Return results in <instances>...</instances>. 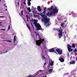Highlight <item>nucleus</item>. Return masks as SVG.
<instances>
[{
    "label": "nucleus",
    "mask_w": 77,
    "mask_h": 77,
    "mask_svg": "<svg viewBox=\"0 0 77 77\" xmlns=\"http://www.w3.org/2000/svg\"><path fill=\"white\" fill-rule=\"evenodd\" d=\"M30 18V17H29V18Z\"/></svg>",
    "instance_id": "nucleus-46"
},
{
    "label": "nucleus",
    "mask_w": 77,
    "mask_h": 77,
    "mask_svg": "<svg viewBox=\"0 0 77 77\" xmlns=\"http://www.w3.org/2000/svg\"><path fill=\"white\" fill-rule=\"evenodd\" d=\"M17 5L18 6H19V3H18V2H17Z\"/></svg>",
    "instance_id": "nucleus-35"
},
{
    "label": "nucleus",
    "mask_w": 77,
    "mask_h": 77,
    "mask_svg": "<svg viewBox=\"0 0 77 77\" xmlns=\"http://www.w3.org/2000/svg\"><path fill=\"white\" fill-rule=\"evenodd\" d=\"M59 60L61 62H63L64 60V59H63V58L62 57H61V58H60Z\"/></svg>",
    "instance_id": "nucleus-10"
},
{
    "label": "nucleus",
    "mask_w": 77,
    "mask_h": 77,
    "mask_svg": "<svg viewBox=\"0 0 77 77\" xmlns=\"http://www.w3.org/2000/svg\"><path fill=\"white\" fill-rule=\"evenodd\" d=\"M54 61H51V63L50 64L51 66H53V65H54Z\"/></svg>",
    "instance_id": "nucleus-13"
},
{
    "label": "nucleus",
    "mask_w": 77,
    "mask_h": 77,
    "mask_svg": "<svg viewBox=\"0 0 77 77\" xmlns=\"http://www.w3.org/2000/svg\"><path fill=\"white\" fill-rule=\"evenodd\" d=\"M65 33H66V32H65Z\"/></svg>",
    "instance_id": "nucleus-56"
},
{
    "label": "nucleus",
    "mask_w": 77,
    "mask_h": 77,
    "mask_svg": "<svg viewBox=\"0 0 77 77\" xmlns=\"http://www.w3.org/2000/svg\"><path fill=\"white\" fill-rule=\"evenodd\" d=\"M77 49H75L74 51H73V52L74 53H76V52H77Z\"/></svg>",
    "instance_id": "nucleus-19"
},
{
    "label": "nucleus",
    "mask_w": 77,
    "mask_h": 77,
    "mask_svg": "<svg viewBox=\"0 0 77 77\" xmlns=\"http://www.w3.org/2000/svg\"><path fill=\"white\" fill-rule=\"evenodd\" d=\"M23 11L22 10L21 11V14L22 15H23Z\"/></svg>",
    "instance_id": "nucleus-25"
},
{
    "label": "nucleus",
    "mask_w": 77,
    "mask_h": 77,
    "mask_svg": "<svg viewBox=\"0 0 77 77\" xmlns=\"http://www.w3.org/2000/svg\"><path fill=\"white\" fill-rule=\"evenodd\" d=\"M38 73H38L37 74H36L35 75H38Z\"/></svg>",
    "instance_id": "nucleus-36"
},
{
    "label": "nucleus",
    "mask_w": 77,
    "mask_h": 77,
    "mask_svg": "<svg viewBox=\"0 0 77 77\" xmlns=\"http://www.w3.org/2000/svg\"><path fill=\"white\" fill-rule=\"evenodd\" d=\"M45 61V63L44 64V65H45V64L47 63V62H46V61Z\"/></svg>",
    "instance_id": "nucleus-29"
},
{
    "label": "nucleus",
    "mask_w": 77,
    "mask_h": 77,
    "mask_svg": "<svg viewBox=\"0 0 77 77\" xmlns=\"http://www.w3.org/2000/svg\"><path fill=\"white\" fill-rule=\"evenodd\" d=\"M31 0H29V1H28V2H30V1H31Z\"/></svg>",
    "instance_id": "nucleus-38"
},
{
    "label": "nucleus",
    "mask_w": 77,
    "mask_h": 77,
    "mask_svg": "<svg viewBox=\"0 0 77 77\" xmlns=\"http://www.w3.org/2000/svg\"><path fill=\"white\" fill-rule=\"evenodd\" d=\"M7 9H6V11H7Z\"/></svg>",
    "instance_id": "nucleus-44"
},
{
    "label": "nucleus",
    "mask_w": 77,
    "mask_h": 77,
    "mask_svg": "<svg viewBox=\"0 0 77 77\" xmlns=\"http://www.w3.org/2000/svg\"><path fill=\"white\" fill-rule=\"evenodd\" d=\"M49 25H50V24L49 23H48L47 26H49Z\"/></svg>",
    "instance_id": "nucleus-37"
},
{
    "label": "nucleus",
    "mask_w": 77,
    "mask_h": 77,
    "mask_svg": "<svg viewBox=\"0 0 77 77\" xmlns=\"http://www.w3.org/2000/svg\"><path fill=\"white\" fill-rule=\"evenodd\" d=\"M36 34L37 35H38V36H39V34L37 33Z\"/></svg>",
    "instance_id": "nucleus-33"
},
{
    "label": "nucleus",
    "mask_w": 77,
    "mask_h": 77,
    "mask_svg": "<svg viewBox=\"0 0 77 77\" xmlns=\"http://www.w3.org/2000/svg\"><path fill=\"white\" fill-rule=\"evenodd\" d=\"M28 29H29V30H31V29H30V27L28 26Z\"/></svg>",
    "instance_id": "nucleus-27"
},
{
    "label": "nucleus",
    "mask_w": 77,
    "mask_h": 77,
    "mask_svg": "<svg viewBox=\"0 0 77 77\" xmlns=\"http://www.w3.org/2000/svg\"><path fill=\"white\" fill-rule=\"evenodd\" d=\"M27 10L29 11V12H31V9H30V8L29 7L27 8Z\"/></svg>",
    "instance_id": "nucleus-14"
},
{
    "label": "nucleus",
    "mask_w": 77,
    "mask_h": 77,
    "mask_svg": "<svg viewBox=\"0 0 77 77\" xmlns=\"http://www.w3.org/2000/svg\"><path fill=\"white\" fill-rule=\"evenodd\" d=\"M75 44L74 43H72V47H73V48H75Z\"/></svg>",
    "instance_id": "nucleus-18"
},
{
    "label": "nucleus",
    "mask_w": 77,
    "mask_h": 77,
    "mask_svg": "<svg viewBox=\"0 0 77 77\" xmlns=\"http://www.w3.org/2000/svg\"><path fill=\"white\" fill-rule=\"evenodd\" d=\"M68 50L69 52H70V51H73V50L72 49H71V48L70 49H68Z\"/></svg>",
    "instance_id": "nucleus-15"
},
{
    "label": "nucleus",
    "mask_w": 77,
    "mask_h": 77,
    "mask_svg": "<svg viewBox=\"0 0 77 77\" xmlns=\"http://www.w3.org/2000/svg\"><path fill=\"white\" fill-rule=\"evenodd\" d=\"M37 10L39 12H41L42 10V9L41 8V7L39 6H38L37 7Z\"/></svg>",
    "instance_id": "nucleus-8"
},
{
    "label": "nucleus",
    "mask_w": 77,
    "mask_h": 77,
    "mask_svg": "<svg viewBox=\"0 0 77 77\" xmlns=\"http://www.w3.org/2000/svg\"><path fill=\"white\" fill-rule=\"evenodd\" d=\"M64 23H61V26L62 27H63V24H64Z\"/></svg>",
    "instance_id": "nucleus-22"
},
{
    "label": "nucleus",
    "mask_w": 77,
    "mask_h": 77,
    "mask_svg": "<svg viewBox=\"0 0 77 77\" xmlns=\"http://www.w3.org/2000/svg\"><path fill=\"white\" fill-rule=\"evenodd\" d=\"M2 23V22H0V23Z\"/></svg>",
    "instance_id": "nucleus-50"
},
{
    "label": "nucleus",
    "mask_w": 77,
    "mask_h": 77,
    "mask_svg": "<svg viewBox=\"0 0 77 77\" xmlns=\"http://www.w3.org/2000/svg\"><path fill=\"white\" fill-rule=\"evenodd\" d=\"M53 9V6H51V7H50L48 8L47 11L49 10L50 11H51L50 12H48V13L46 14L47 16H52L53 15H54L56 13H57L58 12V10L56 8Z\"/></svg>",
    "instance_id": "nucleus-2"
},
{
    "label": "nucleus",
    "mask_w": 77,
    "mask_h": 77,
    "mask_svg": "<svg viewBox=\"0 0 77 77\" xmlns=\"http://www.w3.org/2000/svg\"><path fill=\"white\" fill-rule=\"evenodd\" d=\"M46 9H47V8L45 7L44 8V10L43 12L44 15L42 14H40L39 13H37L38 15H40L43 19H42V21H45V25L47 24V23H48L50 22V18H48L47 17L46 15H45V12H46Z\"/></svg>",
    "instance_id": "nucleus-1"
},
{
    "label": "nucleus",
    "mask_w": 77,
    "mask_h": 77,
    "mask_svg": "<svg viewBox=\"0 0 77 77\" xmlns=\"http://www.w3.org/2000/svg\"><path fill=\"white\" fill-rule=\"evenodd\" d=\"M24 0V1H25V0Z\"/></svg>",
    "instance_id": "nucleus-51"
},
{
    "label": "nucleus",
    "mask_w": 77,
    "mask_h": 77,
    "mask_svg": "<svg viewBox=\"0 0 77 77\" xmlns=\"http://www.w3.org/2000/svg\"><path fill=\"white\" fill-rule=\"evenodd\" d=\"M1 30H5V29H1Z\"/></svg>",
    "instance_id": "nucleus-31"
},
{
    "label": "nucleus",
    "mask_w": 77,
    "mask_h": 77,
    "mask_svg": "<svg viewBox=\"0 0 77 77\" xmlns=\"http://www.w3.org/2000/svg\"><path fill=\"white\" fill-rule=\"evenodd\" d=\"M26 26H27V27H29V25H28V24H26Z\"/></svg>",
    "instance_id": "nucleus-30"
},
{
    "label": "nucleus",
    "mask_w": 77,
    "mask_h": 77,
    "mask_svg": "<svg viewBox=\"0 0 77 77\" xmlns=\"http://www.w3.org/2000/svg\"><path fill=\"white\" fill-rule=\"evenodd\" d=\"M35 77V76H33V75H29V76H27V77Z\"/></svg>",
    "instance_id": "nucleus-17"
},
{
    "label": "nucleus",
    "mask_w": 77,
    "mask_h": 77,
    "mask_svg": "<svg viewBox=\"0 0 77 77\" xmlns=\"http://www.w3.org/2000/svg\"><path fill=\"white\" fill-rule=\"evenodd\" d=\"M5 7H6V8H7V6L6 5Z\"/></svg>",
    "instance_id": "nucleus-41"
},
{
    "label": "nucleus",
    "mask_w": 77,
    "mask_h": 77,
    "mask_svg": "<svg viewBox=\"0 0 77 77\" xmlns=\"http://www.w3.org/2000/svg\"><path fill=\"white\" fill-rule=\"evenodd\" d=\"M5 5H6V4H5V5H4V6H5Z\"/></svg>",
    "instance_id": "nucleus-48"
},
{
    "label": "nucleus",
    "mask_w": 77,
    "mask_h": 77,
    "mask_svg": "<svg viewBox=\"0 0 77 77\" xmlns=\"http://www.w3.org/2000/svg\"><path fill=\"white\" fill-rule=\"evenodd\" d=\"M49 63H51V61H50V60H49Z\"/></svg>",
    "instance_id": "nucleus-34"
},
{
    "label": "nucleus",
    "mask_w": 77,
    "mask_h": 77,
    "mask_svg": "<svg viewBox=\"0 0 77 77\" xmlns=\"http://www.w3.org/2000/svg\"><path fill=\"white\" fill-rule=\"evenodd\" d=\"M43 59H45V56L44 55H43V57H42Z\"/></svg>",
    "instance_id": "nucleus-23"
},
{
    "label": "nucleus",
    "mask_w": 77,
    "mask_h": 77,
    "mask_svg": "<svg viewBox=\"0 0 77 77\" xmlns=\"http://www.w3.org/2000/svg\"><path fill=\"white\" fill-rule=\"evenodd\" d=\"M32 12V13H33V14H33V15L35 18H39V17H38L39 16L35 15V13H36V12H35V11H33Z\"/></svg>",
    "instance_id": "nucleus-7"
},
{
    "label": "nucleus",
    "mask_w": 77,
    "mask_h": 77,
    "mask_svg": "<svg viewBox=\"0 0 77 77\" xmlns=\"http://www.w3.org/2000/svg\"><path fill=\"white\" fill-rule=\"evenodd\" d=\"M67 48H68V49H69L71 48H72V46H71L70 45L68 44L67 45Z\"/></svg>",
    "instance_id": "nucleus-12"
},
{
    "label": "nucleus",
    "mask_w": 77,
    "mask_h": 77,
    "mask_svg": "<svg viewBox=\"0 0 77 77\" xmlns=\"http://www.w3.org/2000/svg\"><path fill=\"white\" fill-rule=\"evenodd\" d=\"M32 7L33 8V6H32Z\"/></svg>",
    "instance_id": "nucleus-45"
},
{
    "label": "nucleus",
    "mask_w": 77,
    "mask_h": 77,
    "mask_svg": "<svg viewBox=\"0 0 77 77\" xmlns=\"http://www.w3.org/2000/svg\"><path fill=\"white\" fill-rule=\"evenodd\" d=\"M49 51L50 52H54L55 50L54 49V48H52V49H49Z\"/></svg>",
    "instance_id": "nucleus-9"
},
{
    "label": "nucleus",
    "mask_w": 77,
    "mask_h": 77,
    "mask_svg": "<svg viewBox=\"0 0 77 77\" xmlns=\"http://www.w3.org/2000/svg\"><path fill=\"white\" fill-rule=\"evenodd\" d=\"M21 6H22V4H21Z\"/></svg>",
    "instance_id": "nucleus-47"
},
{
    "label": "nucleus",
    "mask_w": 77,
    "mask_h": 77,
    "mask_svg": "<svg viewBox=\"0 0 77 77\" xmlns=\"http://www.w3.org/2000/svg\"><path fill=\"white\" fill-rule=\"evenodd\" d=\"M28 0V1H29V0Z\"/></svg>",
    "instance_id": "nucleus-54"
},
{
    "label": "nucleus",
    "mask_w": 77,
    "mask_h": 77,
    "mask_svg": "<svg viewBox=\"0 0 77 77\" xmlns=\"http://www.w3.org/2000/svg\"><path fill=\"white\" fill-rule=\"evenodd\" d=\"M16 41V38H15V35L14 37V42L15 43V42Z\"/></svg>",
    "instance_id": "nucleus-16"
},
{
    "label": "nucleus",
    "mask_w": 77,
    "mask_h": 77,
    "mask_svg": "<svg viewBox=\"0 0 77 77\" xmlns=\"http://www.w3.org/2000/svg\"><path fill=\"white\" fill-rule=\"evenodd\" d=\"M0 26H2V24H0Z\"/></svg>",
    "instance_id": "nucleus-39"
},
{
    "label": "nucleus",
    "mask_w": 77,
    "mask_h": 77,
    "mask_svg": "<svg viewBox=\"0 0 77 77\" xmlns=\"http://www.w3.org/2000/svg\"><path fill=\"white\" fill-rule=\"evenodd\" d=\"M75 61L74 60H72L71 62H70V64H75Z\"/></svg>",
    "instance_id": "nucleus-11"
},
{
    "label": "nucleus",
    "mask_w": 77,
    "mask_h": 77,
    "mask_svg": "<svg viewBox=\"0 0 77 77\" xmlns=\"http://www.w3.org/2000/svg\"><path fill=\"white\" fill-rule=\"evenodd\" d=\"M67 74H68V73H67Z\"/></svg>",
    "instance_id": "nucleus-49"
},
{
    "label": "nucleus",
    "mask_w": 77,
    "mask_h": 77,
    "mask_svg": "<svg viewBox=\"0 0 77 77\" xmlns=\"http://www.w3.org/2000/svg\"><path fill=\"white\" fill-rule=\"evenodd\" d=\"M6 41H8V42H12V41H11V40H5Z\"/></svg>",
    "instance_id": "nucleus-24"
},
{
    "label": "nucleus",
    "mask_w": 77,
    "mask_h": 77,
    "mask_svg": "<svg viewBox=\"0 0 77 77\" xmlns=\"http://www.w3.org/2000/svg\"><path fill=\"white\" fill-rule=\"evenodd\" d=\"M58 32H59L60 33H58L59 38H60L62 36H63V35H62V33H63V30L62 29V28L61 27H60V29L58 30Z\"/></svg>",
    "instance_id": "nucleus-5"
},
{
    "label": "nucleus",
    "mask_w": 77,
    "mask_h": 77,
    "mask_svg": "<svg viewBox=\"0 0 77 77\" xmlns=\"http://www.w3.org/2000/svg\"><path fill=\"white\" fill-rule=\"evenodd\" d=\"M32 21L33 22L32 23L33 24H34L35 27H36V30H42V28L40 24H39L38 23V20H32Z\"/></svg>",
    "instance_id": "nucleus-3"
},
{
    "label": "nucleus",
    "mask_w": 77,
    "mask_h": 77,
    "mask_svg": "<svg viewBox=\"0 0 77 77\" xmlns=\"http://www.w3.org/2000/svg\"><path fill=\"white\" fill-rule=\"evenodd\" d=\"M26 18H27V21H28V17L27 15L26 16Z\"/></svg>",
    "instance_id": "nucleus-28"
},
{
    "label": "nucleus",
    "mask_w": 77,
    "mask_h": 77,
    "mask_svg": "<svg viewBox=\"0 0 77 77\" xmlns=\"http://www.w3.org/2000/svg\"><path fill=\"white\" fill-rule=\"evenodd\" d=\"M66 20H65L64 21V22H66Z\"/></svg>",
    "instance_id": "nucleus-42"
},
{
    "label": "nucleus",
    "mask_w": 77,
    "mask_h": 77,
    "mask_svg": "<svg viewBox=\"0 0 77 77\" xmlns=\"http://www.w3.org/2000/svg\"><path fill=\"white\" fill-rule=\"evenodd\" d=\"M52 70H53V69H49V73H51V72H52Z\"/></svg>",
    "instance_id": "nucleus-20"
},
{
    "label": "nucleus",
    "mask_w": 77,
    "mask_h": 77,
    "mask_svg": "<svg viewBox=\"0 0 77 77\" xmlns=\"http://www.w3.org/2000/svg\"><path fill=\"white\" fill-rule=\"evenodd\" d=\"M63 34L64 33V32H63Z\"/></svg>",
    "instance_id": "nucleus-43"
},
{
    "label": "nucleus",
    "mask_w": 77,
    "mask_h": 77,
    "mask_svg": "<svg viewBox=\"0 0 77 77\" xmlns=\"http://www.w3.org/2000/svg\"><path fill=\"white\" fill-rule=\"evenodd\" d=\"M39 40H36V44L37 45H38V46H39L41 45V44H42V43H44V39H42L41 38H39Z\"/></svg>",
    "instance_id": "nucleus-4"
},
{
    "label": "nucleus",
    "mask_w": 77,
    "mask_h": 77,
    "mask_svg": "<svg viewBox=\"0 0 77 77\" xmlns=\"http://www.w3.org/2000/svg\"><path fill=\"white\" fill-rule=\"evenodd\" d=\"M32 26H33V25H32Z\"/></svg>",
    "instance_id": "nucleus-53"
},
{
    "label": "nucleus",
    "mask_w": 77,
    "mask_h": 77,
    "mask_svg": "<svg viewBox=\"0 0 77 77\" xmlns=\"http://www.w3.org/2000/svg\"><path fill=\"white\" fill-rule=\"evenodd\" d=\"M40 13H41H41L40 12Z\"/></svg>",
    "instance_id": "nucleus-55"
},
{
    "label": "nucleus",
    "mask_w": 77,
    "mask_h": 77,
    "mask_svg": "<svg viewBox=\"0 0 77 77\" xmlns=\"http://www.w3.org/2000/svg\"><path fill=\"white\" fill-rule=\"evenodd\" d=\"M28 6H30V5H31V3H30V2L29 1H28Z\"/></svg>",
    "instance_id": "nucleus-21"
},
{
    "label": "nucleus",
    "mask_w": 77,
    "mask_h": 77,
    "mask_svg": "<svg viewBox=\"0 0 77 77\" xmlns=\"http://www.w3.org/2000/svg\"><path fill=\"white\" fill-rule=\"evenodd\" d=\"M56 51L59 54H61L62 53V49L60 50V49L57 48L56 49Z\"/></svg>",
    "instance_id": "nucleus-6"
},
{
    "label": "nucleus",
    "mask_w": 77,
    "mask_h": 77,
    "mask_svg": "<svg viewBox=\"0 0 77 77\" xmlns=\"http://www.w3.org/2000/svg\"><path fill=\"white\" fill-rule=\"evenodd\" d=\"M8 52V51H7L6 52H5V53H7Z\"/></svg>",
    "instance_id": "nucleus-40"
},
{
    "label": "nucleus",
    "mask_w": 77,
    "mask_h": 77,
    "mask_svg": "<svg viewBox=\"0 0 77 77\" xmlns=\"http://www.w3.org/2000/svg\"><path fill=\"white\" fill-rule=\"evenodd\" d=\"M39 71H40L41 72H42V71H43V70H39Z\"/></svg>",
    "instance_id": "nucleus-32"
},
{
    "label": "nucleus",
    "mask_w": 77,
    "mask_h": 77,
    "mask_svg": "<svg viewBox=\"0 0 77 77\" xmlns=\"http://www.w3.org/2000/svg\"><path fill=\"white\" fill-rule=\"evenodd\" d=\"M10 29V25H9L8 28V30H9Z\"/></svg>",
    "instance_id": "nucleus-26"
},
{
    "label": "nucleus",
    "mask_w": 77,
    "mask_h": 77,
    "mask_svg": "<svg viewBox=\"0 0 77 77\" xmlns=\"http://www.w3.org/2000/svg\"><path fill=\"white\" fill-rule=\"evenodd\" d=\"M0 1H1V0H0Z\"/></svg>",
    "instance_id": "nucleus-52"
}]
</instances>
